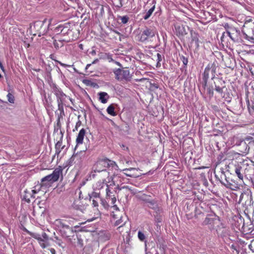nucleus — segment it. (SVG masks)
Instances as JSON below:
<instances>
[{
  "instance_id": "20",
  "label": "nucleus",
  "mask_w": 254,
  "mask_h": 254,
  "mask_svg": "<svg viewBox=\"0 0 254 254\" xmlns=\"http://www.w3.org/2000/svg\"><path fill=\"white\" fill-rule=\"evenodd\" d=\"M112 208L113 209L112 212V217L115 219H117L118 217V215L117 214H115V212L119 213V209L117 207V206L115 204H113V206L112 207Z\"/></svg>"
},
{
  "instance_id": "34",
  "label": "nucleus",
  "mask_w": 254,
  "mask_h": 254,
  "mask_svg": "<svg viewBox=\"0 0 254 254\" xmlns=\"http://www.w3.org/2000/svg\"><path fill=\"white\" fill-rule=\"evenodd\" d=\"M34 238L37 239L38 242L42 238L39 235L34 234L31 235Z\"/></svg>"
},
{
  "instance_id": "45",
  "label": "nucleus",
  "mask_w": 254,
  "mask_h": 254,
  "mask_svg": "<svg viewBox=\"0 0 254 254\" xmlns=\"http://www.w3.org/2000/svg\"><path fill=\"white\" fill-rule=\"evenodd\" d=\"M55 252V250L54 249L51 250V252L53 254V253Z\"/></svg>"
},
{
  "instance_id": "5",
  "label": "nucleus",
  "mask_w": 254,
  "mask_h": 254,
  "mask_svg": "<svg viewBox=\"0 0 254 254\" xmlns=\"http://www.w3.org/2000/svg\"><path fill=\"white\" fill-rule=\"evenodd\" d=\"M243 32L247 38L254 39V21H247L244 25Z\"/></svg>"
},
{
  "instance_id": "30",
  "label": "nucleus",
  "mask_w": 254,
  "mask_h": 254,
  "mask_svg": "<svg viewBox=\"0 0 254 254\" xmlns=\"http://www.w3.org/2000/svg\"><path fill=\"white\" fill-rule=\"evenodd\" d=\"M123 222V221H122V217L120 218V219L117 220L115 223V225L116 226H118V225H120L119 227V229H120L122 226L123 224H122L121 223Z\"/></svg>"
},
{
  "instance_id": "3",
  "label": "nucleus",
  "mask_w": 254,
  "mask_h": 254,
  "mask_svg": "<svg viewBox=\"0 0 254 254\" xmlns=\"http://www.w3.org/2000/svg\"><path fill=\"white\" fill-rule=\"evenodd\" d=\"M72 220H67L66 219H57L54 222V225L61 231H65L68 234H65L66 237L69 235L73 234L72 228L69 227L70 225H72Z\"/></svg>"
},
{
  "instance_id": "19",
  "label": "nucleus",
  "mask_w": 254,
  "mask_h": 254,
  "mask_svg": "<svg viewBox=\"0 0 254 254\" xmlns=\"http://www.w3.org/2000/svg\"><path fill=\"white\" fill-rule=\"evenodd\" d=\"M57 97L58 98L59 105L60 106L61 104H63L64 101L66 97V95L62 92H60V93L57 95Z\"/></svg>"
},
{
  "instance_id": "28",
  "label": "nucleus",
  "mask_w": 254,
  "mask_h": 254,
  "mask_svg": "<svg viewBox=\"0 0 254 254\" xmlns=\"http://www.w3.org/2000/svg\"><path fill=\"white\" fill-rule=\"evenodd\" d=\"M98 200L96 199H90V201H92V205L94 207L97 208L98 206Z\"/></svg>"
},
{
  "instance_id": "47",
  "label": "nucleus",
  "mask_w": 254,
  "mask_h": 254,
  "mask_svg": "<svg viewBox=\"0 0 254 254\" xmlns=\"http://www.w3.org/2000/svg\"><path fill=\"white\" fill-rule=\"evenodd\" d=\"M54 45L55 47L58 46V45H56V43H55Z\"/></svg>"
},
{
  "instance_id": "9",
  "label": "nucleus",
  "mask_w": 254,
  "mask_h": 254,
  "mask_svg": "<svg viewBox=\"0 0 254 254\" xmlns=\"http://www.w3.org/2000/svg\"><path fill=\"white\" fill-rule=\"evenodd\" d=\"M227 33L230 38L234 41H238L240 39V31L233 27H229L227 30Z\"/></svg>"
},
{
  "instance_id": "39",
  "label": "nucleus",
  "mask_w": 254,
  "mask_h": 254,
  "mask_svg": "<svg viewBox=\"0 0 254 254\" xmlns=\"http://www.w3.org/2000/svg\"><path fill=\"white\" fill-rule=\"evenodd\" d=\"M69 31H64L61 34L63 35H64L65 34H68Z\"/></svg>"
},
{
  "instance_id": "22",
  "label": "nucleus",
  "mask_w": 254,
  "mask_h": 254,
  "mask_svg": "<svg viewBox=\"0 0 254 254\" xmlns=\"http://www.w3.org/2000/svg\"><path fill=\"white\" fill-rule=\"evenodd\" d=\"M107 113L113 116H116V113L115 112V108L113 105H110L107 109Z\"/></svg>"
},
{
  "instance_id": "40",
  "label": "nucleus",
  "mask_w": 254,
  "mask_h": 254,
  "mask_svg": "<svg viewBox=\"0 0 254 254\" xmlns=\"http://www.w3.org/2000/svg\"><path fill=\"white\" fill-rule=\"evenodd\" d=\"M59 64H60L61 65L64 66V67H65L66 66V64H63L61 62H59Z\"/></svg>"
},
{
  "instance_id": "18",
  "label": "nucleus",
  "mask_w": 254,
  "mask_h": 254,
  "mask_svg": "<svg viewBox=\"0 0 254 254\" xmlns=\"http://www.w3.org/2000/svg\"><path fill=\"white\" fill-rule=\"evenodd\" d=\"M64 31H69V29L67 28L64 27L62 25H59L57 27L55 30L54 32L57 34L62 33Z\"/></svg>"
},
{
  "instance_id": "35",
  "label": "nucleus",
  "mask_w": 254,
  "mask_h": 254,
  "mask_svg": "<svg viewBox=\"0 0 254 254\" xmlns=\"http://www.w3.org/2000/svg\"><path fill=\"white\" fill-rule=\"evenodd\" d=\"M43 239H45V240H48V237L47 235V234L45 233H43L42 234V237Z\"/></svg>"
},
{
  "instance_id": "13",
  "label": "nucleus",
  "mask_w": 254,
  "mask_h": 254,
  "mask_svg": "<svg viewBox=\"0 0 254 254\" xmlns=\"http://www.w3.org/2000/svg\"><path fill=\"white\" fill-rule=\"evenodd\" d=\"M145 197H146V196L145 195H143L142 197V199L147 203L148 206L152 209H155L157 206L156 202L149 197L147 198Z\"/></svg>"
},
{
  "instance_id": "21",
  "label": "nucleus",
  "mask_w": 254,
  "mask_h": 254,
  "mask_svg": "<svg viewBox=\"0 0 254 254\" xmlns=\"http://www.w3.org/2000/svg\"><path fill=\"white\" fill-rule=\"evenodd\" d=\"M89 199H100V193L96 192V191L93 190V191L90 194H88Z\"/></svg>"
},
{
  "instance_id": "27",
  "label": "nucleus",
  "mask_w": 254,
  "mask_h": 254,
  "mask_svg": "<svg viewBox=\"0 0 254 254\" xmlns=\"http://www.w3.org/2000/svg\"><path fill=\"white\" fill-rule=\"evenodd\" d=\"M234 140V144L235 145H240L241 144V142H242L243 141L241 140V139H239L238 137L237 136H234L233 137Z\"/></svg>"
},
{
  "instance_id": "36",
  "label": "nucleus",
  "mask_w": 254,
  "mask_h": 254,
  "mask_svg": "<svg viewBox=\"0 0 254 254\" xmlns=\"http://www.w3.org/2000/svg\"><path fill=\"white\" fill-rule=\"evenodd\" d=\"M208 70H209V68H207V67L205 68L204 72V75H206L207 76L208 75Z\"/></svg>"
},
{
  "instance_id": "4",
  "label": "nucleus",
  "mask_w": 254,
  "mask_h": 254,
  "mask_svg": "<svg viewBox=\"0 0 254 254\" xmlns=\"http://www.w3.org/2000/svg\"><path fill=\"white\" fill-rule=\"evenodd\" d=\"M115 78L120 81H129L131 78L129 70L127 68H116L113 70Z\"/></svg>"
},
{
  "instance_id": "16",
  "label": "nucleus",
  "mask_w": 254,
  "mask_h": 254,
  "mask_svg": "<svg viewBox=\"0 0 254 254\" xmlns=\"http://www.w3.org/2000/svg\"><path fill=\"white\" fill-rule=\"evenodd\" d=\"M192 38V43H194L195 46L198 47L199 46V36L197 34L194 33H191Z\"/></svg>"
},
{
  "instance_id": "7",
  "label": "nucleus",
  "mask_w": 254,
  "mask_h": 254,
  "mask_svg": "<svg viewBox=\"0 0 254 254\" xmlns=\"http://www.w3.org/2000/svg\"><path fill=\"white\" fill-rule=\"evenodd\" d=\"M105 179H103L102 180H99L94 183L93 185L92 188L93 190L98 191L100 190L101 189H103L105 186H106V197H108L110 196V190H109V185L106 184V183L105 182Z\"/></svg>"
},
{
  "instance_id": "14",
  "label": "nucleus",
  "mask_w": 254,
  "mask_h": 254,
  "mask_svg": "<svg viewBox=\"0 0 254 254\" xmlns=\"http://www.w3.org/2000/svg\"><path fill=\"white\" fill-rule=\"evenodd\" d=\"M85 134V130L84 128H82L79 132L77 136L76 142L77 144H82Z\"/></svg>"
},
{
  "instance_id": "41",
  "label": "nucleus",
  "mask_w": 254,
  "mask_h": 254,
  "mask_svg": "<svg viewBox=\"0 0 254 254\" xmlns=\"http://www.w3.org/2000/svg\"><path fill=\"white\" fill-rule=\"evenodd\" d=\"M0 67L2 70H4V67L3 66L2 64H0Z\"/></svg>"
},
{
  "instance_id": "43",
  "label": "nucleus",
  "mask_w": 254,
  "mask_h": 254,
  "mask_svg": "<svg viewBox=\"0 0 254 254\" xmlns=\"http://www.w3.org/2000/svg\"><path fill=\"white\" fill-rule=\"evenodd\" d=\"M97 61H98V60H96L92 62V64H93L96 63V62Z\"/></svg>"
},
{
  "instance_id": "37",
  "label": "nucleus",
  "mask_w": 254,
  "mask_h": 254,
  "mask_svg": "<svg viewBox=\"0 0 254 254\" xmlns=\"http://www.w3.org/2000/svg\"><path fill=\"white\" fill-rule=\"evenodd\" d=\"M216 90L218 92H221L222 89L220 87L218 86L216 87Z\"/></svg>"
},
{
  "instance_id": "29",
  "label": "nucleus",
  "mask_w": 254,
  "mask_h": 254,
  "mask_svg": "<svg viewBox=\"0 0 254 254\" xmlns=\"http://www.w3.org/2000/svg\"><path fill=\"white\" fill-rule=\"evenodd\" d=\"M138 237L140 240L143 241L145 240V237L143 233L140 231L138 232Z\"/></svg>"
},
{
  "instance_id": "25",
  "label": "nucleus",
  "mask_w": 254,
  "mask_h": 254,
  "mask_svg": "<svg viewBox=\"0 0 254 254\" xmlns=\"http://www.w3.org/2000/svg\"><path fill=\"white\" fill-rule=\"evenodd\" d=\"M48 240H45L42 238L39 241V243L41 247L43 248H45L48 246Z\"/></svg>"
},
{
  "instance_id": "38",
  "label": "nucleus",
  "mask_w": 254,
  "mask_h": 254,
  "mask_svg": "<svg viewBox=\"0 0 254 254\" xmlns=\"http://www.w3.org/2000/svg\"><path fill=\"white\" fill-rule=\"evenodd\" d=\"M158 60L160 61L161 59V56L160 54L158 53L157 55Z\"/></svg>"
},
{
  "instance_id": "26",
  "label": "nucleus",
  "mask_w": 254,
  "mask_h": 254,
  "mask_svg": "<svg viewBox=\"0 0 254 254\" xmlns=\"http://www.w3.org/2000/svg\"><path fill=\"white\" fill-rule=\"evenodd\" d=\"M7 97L8 99V101L11 103H14V97L12 94L11 93H8L7 95Z\"/></svg>"
},
{
  "instance_id": "24",
  "label": "nucleus",
  "mask_w": 254,
  "mask_h": 254,
  "mask_svg": "<svg viewBox=\"0 0 254 254\" xmlns=\"http://www.w3.org/2000/svg\"><path fill=\"white\" fill-rule=\"evenodd\" d=\"M241 167H236V169H235V173L236 174H237L238 177L241 179V180H243V175L241 173Z\"/></svg>"
},
{
  "instance_id": "15",
  "label": "nucleus",
  "mask_w": 254,
  "mask_h": 254,
  "mask_svg": "<svg viewBox=\"0 0 254 254\" xmlns=\"http://www.w3.org/2000/svg\"><path fill=\"white\" fill-rule=\"evenodd\" d=\"M99 100L102 103L105 104L109 98V96L106 92H101L99 93Z\"/></svg>"
},
{
  "instance_id": "31",
  "label": "nucleus",
  "mask_w": 254,
  "mask_h": 254,
  "mask_svg": "<svg viewBox=\"0 0 254 254\" xmlns=\"http://www.w3.org/2000/svg\"><path fill=\"white\" fill-rule=\"evenodd\" d=\"M111 193H112L110 191V194H111ZM111 198V203L113 204H115V202H116V197H115L114 196H113V195H112L111 194H110V196L108 197H106L107 199H108V198Z\"/></svg>"
},
{
  "instance_id": "42",
  "label": "nucleus",
  "mask_w": 254,
  "mask_h": 254,
  "mask_svg": "<svg viewBox=\"0 0 254 254\" xmlns=\"http://www.w3.org/2000/svg\"><path fill=\"white\" fill-rule=\"evenodd\" d=\"M90 65H91V64H87V65L86 66V69H87Z\"/></svg>"
},
{
  "instance_id": "6",
  "label": "nucleus",
  "mask_w": 254,
  "mask_h": 254,
  "mask_svg": "<svg viewBox=\"0 0 254 254\" xmlns=\"http://www.w3.org/2000/svg\"><path fill=\"white\" fill-rule=\"evenodd\" d=\"M53 19H45L43 21H36L34 23L33 27L34 28L37 30V31H39L40 34H44L47 32L48 30L44 29V30H42V27L43 26L44 24L47 22H48V28H50V27L52 25V21Z\"/></svg>"
},
{
  "instance_id": "46",
  "label": "nucleus",
  "mask_w": 254,
  "mask_h": 254,
  "mask_svg": "<svg viewBox=\"0 0 254 254\" xmlns=\"http://www.w3.org/2000/svg\"><path fill=\"white\" fill-rule=\"evenodd\" d=\"M54 45L55 47L58 46V45H56V43H55Z\"/></svg>"
},
{
  "instance_id": "44",
  "label": "nucleus",
  "mask_w": 254,
  "mask_h": 254,
  "mask_svg": "<svg viewBox=\"0 0 254 254\" xmlns=\"http://www.w3.org/2000/svg\"><path fill=\"white\" fill-rule=\"evenodd\" d=\"M116 63H117V65H119V66H121V64H120V63H119V62H117Z\"/></svg>"
},
{
  "instance_id": "17",
  "label": "nucleus",
  "mask_w": 254,
  "mask_h": 254,
  "mask_svg": "<svg viewBox=\"0 0 254 254\" xmlns=\"http://www.w3.org/2000/svg\"><path fill=\"white\" fill-rule=\"evenodd\" d=\"M175 29L176 32L180 35H184L186 34L185 29L182 25H177Z\"/></svg>"
},
{
  "instance_id": "10",
  "label": "nucleus",
  "mask_w": 254,
  "mask_h": 254,
  "mask_svg": "<svg viewBox=\"0 0 254 254\" xmlns=\"http://www.w3.org/2000/svg\"><path fill=\"white\" fill-rule=\"evenodd\" d=\"M123 171H126V173H124V174L127 176L132 178H137L139 177L141 174L138 173V169L135 168H130L125 169L122 170Z\"/></svg>"
},
{
  "instance_id": "1",
  "label": "nucleus",
  "mask_w": 254,
  "mask_h": 254,
  "mask_svg": "<svg viewBox=\"0 0 254 254\" xmlns=\"http://www.w3.org/2000/svg\"><path fill=\"white\" fill-rule=\"evenodd\" d=\"M107 167H111L115 170H119V167L115 162L108 159H104L99 160L96 162L94 166V171L95 172H101L103 176H108L109 172L106 170V168Z\"/></svg>"
},
{
  "instance_id": "33",
  "label": "nucleus",
  "mask_w": 254,
  "mask_h": 254,
  "mask_svg": "<svg viewBox=\"0 0 254 254\" xmlns=\"http://www.w3.org/2000/svg\"><path fill=\"white\" fill-rule=\"evenodd\" d=\"M101 201L102 205L104 206L105 208H108V204H107V202L103 199H100Z\"/></svg>"
},
{
  "instance_id": "23",
  "label": "nucleus",
  "mask_w": 254,
  "mask_h": 254,
  "mask_svg": "<svg viewBox=\"0 0 254 254\" xmlns=\"http://www.w3.org/2000/svg\"><path fill=\"white\" fill-rule=\"evenodd\" d=\"M155 9V5H154L152 7H151L148 11L146 13L145 15L144 16L143 18L144 19L146 20L149 18V17L151 15L153 12L154 11Z\"/></svg>"
},
{
  "instance_id": "11",
  "label": "nucleus",
  "mask_w": 254,
  "mask_h": 254,
  "mask_svg": "<svg viewBox=\"0 0 254 254\" xmlns=\"http://www.w3.org/2000/svg\"><path fill=\"white\" fill-rule=\"evenodd\" d=\"M24 192L25 194L24 195V198L27 202H29L30 201L31 198H35L34 195L37 192V191L36 190H25Z\"/></svg>"
},
{
  "instance_id": "32",
  "label": "nucleus",
  "mask_w": 254,
  "mask_h": 254,
  "mask_svg": "<svg viewBox=\"0 0 254 254\" xmlns=\"http://www.w3.org/2000/svg\"><path fill=\"white\" fill-rule=\"evenodd\" d=\"M121 22L123 23L126 24L128 21V17L127 16H124L121 17Z\"/></svg>"
},
{
  "instance_id": "8",
  "label": "nucleus",
  "mask_w": 254,
  "mask_h": 254,
  "mask_svg": "<svg viewBox=\"0 0 254 254\" xmlns=\"http://www.w3.org/2000/svg\"><path fill=\"white\" fill-rule=\"evenodd\" d=\"M157 33V31L154 28H146L141 33L140 41L144 42L149 37H153Z\"/></svg>"
},
{
  "instance_id": "2",
  "label": "nucleus",
  "mask_w": 254,
  "mask_h": 254,
  "mask_svg": "<svg viewBox=\"0 0 254 254\" xmlns=\"http://www.w3.org/2000/svg\"><path fill=\"white\" fill-rule=\"evenodd\" d=\"M62 173L60 169H55L52 174L49 175L41 179V187L49 188L51 185L57 181Z\"/></svg>"
},
{
  "instance_id": "12",
  "label": "nucleus",
  "mask_w": 254,
  "mask_h": 254,
  "mask_svg": "<svg viewBox=\"0 0 254 254\" xmlns=\"http://www.w3.org/2000/svg\"><path fill=\"white\" fill-rule=\"evenodd\" d=\"M105 177H107V179H105V182L106 183V184L110 186H114L116 185V183L118 182V180H116L115 179L118 177V175H114V177L110 176V174L108 176H104Z\"/></svg>"
},
{
  "instance_id": "48",
  "label": "nucleus",
  "mask_w": 254,
  "mask_h": 254,
  "mask_svg": "<svg viewBox=\"0 0 254 254\" xmlns=\"http://www.w3.org/2000/svg\"><path fill=\"white\" fill-rule=\"evenodd\" d=\"M1 77V74H0V78Z\"/></svg>"
}]
</instances>
